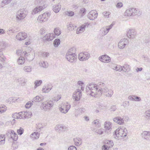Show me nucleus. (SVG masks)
I'll use <instances>...</instances> for the list:
<instances>
[{
  "label": "nucleus",
  "instance_id": "f257e3e1",
  "mask_svg": "<svg viewBox=\"0 0 150 150\" xmlns=\"http://www.w3.org/2000/svg\"><path fill=\"white\" fill-rule=\"evenodd\" d=\"M105 83L100 82L98 85L91 83L88 84L86 88V91L87 94L91 96L98 97L101 96L103 93L102 87H104Z\"/></svg>",
  "mask_w": 150,
  "mask_h": 150
},
{
  "label": "nucleus",
  "instance_id": "f03ea898",
  "mask_svg": "<svg viewBox=\"0 0 150 150\" xmlns=\"http://www.w3.org/2000/svg\"><path fill=\"white\" fill-rule=\"evenodd\" d=\"M46 0H36V3L39 6L35 8L32 12L31 13L34 15L41 11L47 6Z\"/></svg>",
  "mask_w": 150,
  "mask_h": 150
},
{
  "label": "nucleus",
  "instance_id": "7ed1b4c3",
  "mask_svg": "<svg viewBox=\"0 0 150 150\" xmlns=\"http://www.w3.org/2000/svg\"><path fill=\"white\" fill-rule=\"evenodd\" d=\"M114 136L117 139H120L127 136V130L125 128L123 129L121 128H118L114 132Z\"/></svg>",
  "mask_w": 150,
  "mask_h": 150
},
{
  "label": "nucleus",
  "instance_id": "20e7f679",
  "mask_svg": "<svg viewBox=\"0 0 150 150\" xmlns=\"http://www.w3.org/2000/svg\"><path fill=\"white\" fill-rule=\"evenodd\" d=\"M28 13V11L25 9L24 8L20 9L16 13V20L20 21L24 19L27 15Z\"/></svg>",
  "mask_w": 150,
  "mask_h": 150
},
{
  "label": "nucleus",
  "instance_id": "39448f33",
  "mask_svg": "<svg viewBox=\"0 0 150 150\" xmlns=\"http://www.w3.org/2000/svg\"><path fill=\"white\" fill-rule=\"evenodd\" d=\"M54 105V103L52 100H48L43 103L41 105V108L42 110L48 111L52 108Z\"/></svg>",
  "mask_w": 150,
  "mask_h": 150
},
{
  "label": "nucleus",
  "instance_id": "423d86ee",
  "mask_svg": "<svg viewBox=\"0 0 150 150\" xmlns=\"http://www.w3.org/2000/svg\"><path fill=\"white\" fill-rule=\"evenodd\" d=\"M71 107L70 104L67 102L63 103L59 106L58 109L62 113L66 114L68 112Z\"/></svg>",
  "mask_w": 150,
  "mask_h": 150
},
{
  "label": "nucleus",
  "instance_id": "0eeeda50",
  "mask_svg": "<svg viewBox=\"0 0 150 150\" xmlns=\"http://www.w3.org/2000/svg\"><path fill=\"white\" fill-rule=\"evenodd\" d=\"M139 10L134 8H129L126 10L124 13L125 16H132L137 15L139 16L140 13H138Z\"/></svg>",
  "mask_w": 150,
  "mask_h": 150
},
{
  "label": "nucleus",
  "instance_id": "6e6552de",
  "mask_svg": "<svg viewBox=\"0 0 150 150\" xmlns=\"http://www.w3.org/2000/svg\"><path fill=\"white\" fill-rule=\"evenodd\" d=\"M51 14L50 12L45 13L38 17V20L40 23L46 21L48 20Z\"/></svg>",
  "mask_w": 150,
  "mask_h": 150
},
{
  "label": "nucleus",
  "instance_id": "1a4fd4ad",
  "mask_svg": "<svg viewBox=\"0 0 150 150\" xmlns=\"http://www.w3.org/2000/svg\"><path fill=\"white\" fill-rule=\"evenodd\" d=\"M112 123L111 122L107 121L104 124V132L105 135H109L111 133L112 130Z\"/></svg>",
  "mask_w": 150,
  "mask_h": 150
},
{
  "label": "nucleus",
  "instance_id": "9d476101",
  "mask_svg": "<svg viewBox=\"0 0 150 150\" xmlns=\"http://www.w3.org/2000/svg\"><path fill=\"white\" fill-rule=\"evenodd\" d=\"M90 54L87 52H83L80 53L78 56L79 60L82 61L88 60L90 57Z\"/></svg>",
  "mask_w": 150,
  "mask_h": 150
},
{
  "label": "nucleus",
  "instance_id": "9b49d317",
  "mask_svg": "<svg viewBox=\"0 0 150 150\" xmlns=\"http://www.w3.org/2000/svg\"><path fill=\"white\" fill-rule=\"evenodd\" d=\"M6 134L14 141H16L18 138L17 135L14 131L11 129L7 130Z\"/></svg>",
  "mask_w": 150,
  "mask_h": 150
},
{
  "label": "nucleus",
  "instance_id": "f8f14e48",
  "mask_svg": "<svg viewBox=\"0 0 150 150\" xmlns=\"http://www.w3.org/2000/svg\"><path fill=\"white\" fill-rule=\"evenodd\" d=\"M28 50H26V52L25 51L24 56L26 59L29 61H31L33 60L34 58V56L33 54V53H32V55H30L29 54V51H31L32 49L30 47H28Z\"/></svg>",
  "mask_w": 150,
  "mask_h": 150
},
{
  "label": "nucleus",
  "instance_id": "ddd939ff",
  "mask_svg": "<svg viewBox=\"0 0 150 150\" xmlns=\"http://www.w3.org/2000/svg\"><path fill=\"white\" fill-rule=\"evenodd\" d=\"M103 93L105 94V96L108 97H111L113 94V91L109 89L107 87H105L103 88Z\"/></svg>",
  "mask_w": 150,
  "mask_h": 150
},
{
  "label": "nucleus",
  "instance_id": "4468645a",
  "mask_svg": "<svg viewBox=\"0 0 150 150\" xmlns=\"http://www.w3.org/2000/svg\"><path fill=\"white\" fill-rule=\"evenodd\" d=\"M82 96V93L80 89H77L73 96V99L75 101H78L80 100Z\"/></svg>",
  "mask_w": 150,
  "mask_h": 150
},
{
  "label": "nucleus",
  "instance_id": "2eb2a0df",
  "mask_svg": "<svg viewBox=\"0 0 150 150\" xmlns=\"http://www.w3.org/2000/svg\"><path fill=\"white\" fill-rule=\"evenodd\" d=\"M98 59L100 61L104 63H108L111 61L110 57L107 54H104L99 57Z\"/></svg>",
  "mask_w": 150,
  "mask_h": 150
},
{
  "label": "nucleus",
  "instance_id": "dca6fc26",
  "mask_svg": "<svg viewBox=\"0 0 150 150\" xmlns=\"http://www.w3.org/2000/svg\"><path fill=\"white\" fill-rule=\"evenodd\" d=\"M55 38V35L53 33H51L47 34L43 38L44 41H50L52 40Z\"/></svg>",
  "mask_w": 150,
  "mask_h": 150
},
{
  "label": "nucleus",
  "instance_id": "f3484780",
  "mask_svg": "<svg viewBox=\"0 0 150 150\" xmlns=\"http://www.w3.org/2000/svg\"><path fill=\"white\" fill-rule=\"evenodd\" d=\"M27 37V34L25 32H20L18 33L16 36V38L19 40H24Z\"/></svg>",
  "mask_w": 150,
  "mask_h": 150
},
{
  "label": "nucleus",
  "instance_id": "a211bd4d",
  "mask_svg": "<svg viewBox=\"0 0 150 150\" xmlns=\"http://www.w3.org/2000/svg\"><path fill=\"white\" fill-rule=\"evenodd\" d=\"M128 43V40L127 39L124 38L120 40L118 44V47L121 49L124 48L125 45Z\"/></svg>",
  "mask_w": 150,
  "mask_h": 150
},
{
  "label": "nucleus",
  "instance_id": "6ab92c4d",
  "mask_svg": "<svg viewBox=\"0 0 150 150\" xmlns=\"http://www.w3.org/2000/svg\"><path fill=\"white\" fill-rule=\"evenodd\" d=\"M97 13L96 11L92 10L88 13V17L91 20H93L97 17Z\"/></svg>",
  "mask_w": 150,
  "mask_h": 150
},
{
  "label": "nucleus",
  "instance_id": "aec40b11",
  "mask_svg": "<svg viewBox=\"0 0 150 150\" xmlns=\"http://www.w3.org/2000/svg\"><path fill=\"white\" fill-rule=\"evenodd\" d=\"M77 56L76 54L66 55V58L67 60L71 62H74L76 60Z\"/></svg>",
  "mask_w": 150,
  "mask_h": 150
},
{
  "label": "nucleus",
  "instance_id": "412c9836",
  "mask_svg": "<svg viewBox=\"0 0 150 150\" xmlns=\"http://www.w3.org/2000/svg\"><path fill=\"white\" fill-rule=\"evenodd\" d=\"M136 33L134 30L129 29L128 30L127 33V36L129 38H133L136 35Z\"/></svg>",
  "mask_w": 150,
  "mask_h": 150
},
{
  "label": "nucleus",
  "instance_id": "4be33fe9",
  "mask_svg": "<svg viewBox=\"0 0 150 150\" xmlns=\"http://www.w3.org/2000/svg\"><path fill=\"white\" fill-rule=\"evenodd\" d=\"M113 121L119 125H123L124 124V118L119 116L114 118Z\"/></svg>",
  "mask_w": 150,
  "mask_h": 150
},
{
  "label": "nucleus",
  "instance_id": "5701e85b",
  "mask_svg": "<svg viewBox=\"0 0 150 150\" xmlns=\"http://www.w3.org/2000/svg\"><path fill=\"white\" fill-rule=\"evenodd\" d=\"M142 137L145 139L150 141V132L144 131L142 134Z\"/></svg>",
  "mask_w": 150,
  "mask_h": 150
},
{
  "label": "nucleus",
  "instance_id": "b1692460",
  "mask_svg": "<svg viewBox=\"0 0 150 150\" xmlns=\"http://www.w3.org/2000/svg\"><path fill=\"white\" fill-rule=\"evenodd\" d=\"M75 144L77 146H79L81 145L82 142L81 138L79 137H76L74 139Z\"/></svg>",
  "mask_w": 150,
  "mask_h": 150
},
{
  "label": "nucleus",
  "instance_id": "393cba45",
  "mask_svg": "<svg viewBox=\"0 0 150 150\" xmlns=\"http://www.w3.org/2000/svg\"><path fill=\"white\" fill-rule=\"evenodd\" d=\"M8 44L5 41H2L0 42V51L5 50Z\"/></svg>",
  "mask_w": 150,
  "mask_h": 150
},
{
  "label": "nucleus",
  "instance_id": "a878e982",
  "mask_svg": "<svg viewBox=\"0 0 150 150\" xmlns=\"http://www.w3.org/2000/svg\"><path fill=\"white\" fill-rule=\"evenodd\" d=\"M86 24V23H85L84 24L82 25L80 28L77 29L76 30L77 34H79L84 31L85 30Z\"/></svg>",
  "mask_w": 150,
  "mask_h": 150
},
{
  "label": "nucleus",
  "instance_id": "bb28decb",
  "mask_svg": "<svg viewBox=\"0 0 150 150\" xmlns=\"http://www.w3.org/2000/svg\"><path fill=\"white\" fill-rule=\"evenodd\" d=\"M129 99L131 100L139 101L141 100L140 97L136 96H130L129 97Z\"/></svg>",
  "mask_w": 150,
  "mask_h": 150
},
{
  "label": "nucleus",
  "instance_id": "cd10ccee",
  "mask_svg": "<svg viewBox=\"0 0 150 150\" xmlns=\"http://www.w3.org/2000/svg\"><path fill=\"white\" fill-rule=\"evenodd\" d=\"M20 115H21V119H28L29 118V114L27 112H20Z\"/></svg>",
  "mask_w": 150,
  "mask_h": 150
},
{
  "label": "nucleus",
  "instance_id": "c85d7f7f",
  "mask_svg": "<svg viewBox=\"0 0 150 150\" xmlns=\"http://www.w3.org/2000/svg\"><path fill=\"white\" fill-rule=\"evenodd\" d=\"M6 58L3 55L2 52L0 51V62L4 65L6 63Z\"/></svg>",
  "mask_w": 150,
  "mask_h": 150
},
{
  "label": "nucleus",
  "instance_id": "c756f323",
  "mask_svg": "<svg viewBox=\"0 0 150 150\" xmlns=\"http://www.w3.org/2000/svg\"><path fill=\"white\" fill-rule=\"evenodd\" d=\"M76 49L75 47H71L68 50L66 55L76 54Z\"/></svg>",
  "mask_w": 150,
  "mask_h": 150
},
{
  "label": "nucleus",
  "instance_id": "7c9ffc66",
  "mask_svg": "<svg viewBox=\"0 0 150 150\" xmlns=\"http://www.w3.org/2000/svg\"><path fill=\"white\" fill-rule=\"evenodd\" d=\"M103 143L104 145H106L109 148H111L113 145V143L112 141L106 140L104 141Z\"/></svg>",
  "mask_w": 150,
  "mask_h": 150
},
{
  "label": "nucleus",
  "instance_id": "2f4dec72",
  "mask_svg": "<svg viewBox=\"0 0 150 150\" xmlns=\"http://www.w3.org/2000/svg\"><path fill=\"white\" fill-rule=\"evenodd\" d=\"M65 126H64L62 125H57L56 126L55 128L56 130L62 131L66 129Z\"/></svg>",
  "mask_w": 150,
  "mask_h": 150
},
{
  "label": "nucleus",
  "instance_id": "473e14b6",
  "mask_svg": "<svg viewBox=\"0 0 150 150\" xmlns=\"http://www.w3.org/2000/svg\"><path fill=\"white\" fill-rule=\"evenodd\" d=\"M61 5L59 3L57 5H55L53 6V10L55 13H58L60 10Z\"/></svg>",
  "mask_w": 150,
  "mask_h": 150
},
{
  "label": "nucleus",
  "instance_id": "72a5a7b5",
  "mask_svg": "<svg viewBox=\"0 0 150 150\" xmlns=\"http://www.w3.org/2000/svg\"><path fill=\"white\" fill-rule=\"evenodd\" d=\"M40 136V133L38 132H35L30 135L31 137L33 140L38 139Z\"/></svg>",
  "mask_w": 150,
  "mask_h": 150
},
{
  "label": "nucleus",
  "instance_id": "f704fd0d",
  "mask_svg": "<svg viewBox=\"0 0 150 150\" xmlns=\"http://www.w3.org/2000/svg\"><path fill=\"white\" fill-rule=\"evenodd\" d=\"M43 97L36 96L32 99V102H39L43 99Z\"/></svg>",
  "mask_w": 150,
  "mask_h": 150
},
{
  "label": "nucleus",
  "instance_id": "c9c22d12",
  "mask_svg": "<svg viewBox=\"0 0 150 150\" xmlns=\"http://www.w3.org/2000/svg\"><path fill=\"white\" fill-rule=\"evenodd\" d=\"M93 131L100 135H102L104 133V130L102 128H100L99 129H93Z\"/></svg>",
  "mask_w": 150,
  "mask_h": 150
},
{
  "label": "nucleus",
  "instance_id": "e433bc0d",
  "mask_svg": "<svg viewBox=\"0 0 150 150\" xmlns=\"http://www.w3.org/2000/svg\"><path fill=\"white\" fill-rule=\"evenodd\" d=\"M23 71L26 72L30 73L32 70V67L31 66H25L23 68Z\"/></svg>",
  "mask_w": 150,
  "mask_h": 150
},
{
  "label": "nucleus",
  "instance_id": "4c0bfd02",
  "mask_svg": "<svg viewBox=\"0 0 150 150\" xmlns=\"http://www.w3.org/2000/svg\"><path fill=\"white\" fill-rule=\"evenodd\" d=\"M25 62V59L23 57L21 56L17 60V62L19 65H21L24 63Z\"/></svg>",
  "mask_w": 150,
  "mask_h": 150
},
{
  "label": "nucleus",
  "instance_id": "58836bf2",
  "mask_svg": "<svg viewBox=\"0 0 150 150\" xmlns=\"http://www.w3.org/2000/svg\"><path fill=\"white\" fill-rule=\"evenodd\" d=\"M122 67L123 68L122 70L125 72H128L130 70L129 66L128 64H125Z\"/></svg>",
  "mask_w": 150,
  "mask_h": 150
},
{
  "label": "nucleus",
  "instance_id": "ea45409f",
  "mask_svg": "<svg viewBox=\"0 0 150 150\" xmlns=\"http://www.w3.org/2000/svg\"><path fill=\"white\" fill-rule=\"evenodd\" d=\"M18 82L22 86L25 85V83L27 82L26 79L24 78H20L18 80Z\"/></svg>",
  "mask_w": 150,
  "mask_h": 150
},
{
  "label": "nucleus",
  "instance_id": "a19ab883",
  "mask_svg": "<svg viewBox=\"0 0 150 150\" xmlns=\"http://www.w3.org/2000/svg\"><path fill=\"white\" fill-rule=\"evenodd\" d=\"M5 135H0V145L4 144L5 142Z\"/></svg>",
  "mask_w": 150,
  "mask_h": 150
},
{
  "label": "nucleus",
  "instance_id": "79ce46f5",
  "mask_svg": "<svg viewBox=\"0 0 150 150\" xmlns=\"http://www.w3.org/2000/svg\"><path fill=\"white\" fill-rule=\"evenodd\" d=\"M54 35L57 36H59L61 33V31L59 28H56L54 29Z\"/></svg>",
  "mask_w": 150,
  "mask_h": 150
},
{
  "label": "nucleus",
  "instance_id": "37998d69",
  "mask_svg": "<svg viewBox=\"0 0 150 150\" xmlns=\"http://www.w3.org/2000/svg\"><path fill=\"white\" fill-rule=\"evenodd\" d=\"M42 83V81L41 80H36L34 82L35 86L34 88H36L37 87L40 86Z\"/></svg>",
  "mask_w": 150,
  "mask_h": 150
},
{
  "label": "nucleus",
  "instance_id": "c03bdc74",
  "mask_svg": "<svg viewBox=\"0 0 150 150\" xmlns=\"http://www.w3.org/2000/svg\"><path fill=\"white\" fill-rule=\"evenodd\" d=\"M60 43V40L59 39H56L54 41L53 45L54 46L56 47H57Z\"/></svg>",
  "mask_w": 150,
  "mask_h": 150
},
{
  "label": "nucleus",
  "instance_id": "a18cd8bd",
  "mask_svg": "<svg viewBox=\"0 0 150 150\" xmlns=\"http://www.w3.org/2000/svg\"><path fill=\"white\" fill-rule=\"evenodd\" d=\"M6 110V107L4 105H0V113H2L4 112Z\"/></svg>",
  "mask_w": 150,
  "mask_h": 150
},
{
  "label": "nucleus",
  "instance_id": "49530a36",
  "mask_svg": "<svg viewBox=\"0 0 150 150\" xmlns=\"http://www.w3.org/2000/svg\"><path fill=\"white\" fill-rule=\"evenodd\" d=\"M40 64L41 66L44 68H47L48 66V63L47 62H45L44 61L40 62Z\"/></svg>",
  "mask_w": 150,
  "mask_h": 150
},
{
  "label": "nucleus",
  "instance_id": "de8ad7c7",
  "mask_svg": "<svg viewBox=\"0 0 150 150\" xmlns=\"http://www.w3.org/2000/svg\"><path fill=\"white\" fill-rule=\"evenodd\" d=\"M101 31H102L103 34L104 35H106L109 31L106 27L102 28Z\"/></svg>",
  "mask_w": 150,
  "mask_h": 150
},
{
  "label": "nucleus",
  "instance_id": "09e8293b",
  "mask_svg": "<svg viewBox=\"0 0 150 150\" xmlns=\"http://www.w3.org/2000/svg\"><path fill=\"white\" fill-rule=\"evenodd\" d=\"M145 115L146 118L149 120H150V110H147L144 113Z\"/></svg>",
  "mask_w": 150,
  "mask_h": 150
},
{
  "label": "nucleus",
  "instance_id": "8fccbe9b",
  "mask_svg": "<svg viewBox=\"0 0 150 150\" xmlns=\"http://www.w3.org/2000/svg\"><path fill=\"white\" fill-rule=\"evenodd\" d=\"M43 126L41 123H38L36 125V128L37 129V131L40 132L41 130V129L43 127Z\"/></svg>",
  "mask_w": 150,
  "mask_h": 150
},
{
  "label": "nucleus",
  "instance_id": "3c124183",
  "mask_svg": "<svg viewBox=\"0 0 150 150\" xmlns=\"http://www.w3.org/2000/svg\"><path fill=\"white\" fill-rule=\"evenodd\" d=\"M51 88H50L46 87L44 86L42 88V91L44 93H48L51 90Z\"/></svg>",
  "mask_w": 150,
  "mask_h": 150
},
{
  "label": "nucleus",
  "instance_id": "603ef678",
  "mask_svg": "<svg viewBox=\"0 0 150 150\" xmlns=\"http://www.w3.org/2000/svg\"><path fill=\"white\" fill-rule=\"evenodd\" d=\"M113 69L116 70L117 71H122L123 70V68L122 67L120 66V65H117V66H116L114 67Z\"/></svg>",
  "mask_w": 150,
  "mask_h": 150
},
{
  "label": "nucleus",
  "instance_id": "864d4df0",
  "mask_svg": "<svg viewBox=\"0 0 150 150\" xmlns=\"http://www.w3.org/2000/svg\"><path fill=\"white\" fill-rule=\"evenodd\" d=\"M93 124L96 126H100V120L98 119H96L93 121Z\"/></svg>",
  "mask_w": 150,
  "mask_h": 150
},
{
  "label": "nucleus",
  "instance_id": "5fc2aeb1",
  "mask_svg": "<svg viewBox=\"0 0 150 150\" xmlns=\"http://www.w3.org/2000/svg\"><path fill=\"white\" fill-rule=\"evenodd\" d=\"M65 14L69 16H72L74 15V13L72 11H67L65 12Z\"/></svg>",
  "mask_w": 150,
  "mask_h": 150
},
{
  "label": "nucleus",
  "instance_id": "6e6d98bb",
  "mask_svg": "<svg viewBox=\"0 0 150 150\" xmlns=\"http://www.w3.org/2000/svg\"><path fill=\"white\" fill-rule=\"evenodd\" d=\"M24 129L21 127L17 130V132L19 135H22Z\"/></svg>",
  "mask_w": 150,
  "mask_h": 150
},
{
  "label": "nucleus",
  "instance_id": "4d7b16f0",
  "mask_svg": "<svg viewBox=\"0 0 150 150\" xmlns=\"http://www.w3.org/2000/svg\"><path fill=\"white\" fill-rule=\"evenodd\" d=\"M16 53L18 56H21L22 57V56L24 54V52H22V51L20 50H17L16 51Z\"/></svg>",
  "mask_w": 150,
  "mask_h": 150
},
{
  "label": "nucleus",
  "instance_id": "13d9d810",
  "mask_svg": "<svg viewBox=\"0 0 150 150\" xmlns=\"http://www.w3.org/2000/svg\"><path fill=\"white\" fill-rule=\"evenodd\" d=\"M86 111V109L84 108H79L77 109V112H79L81 114Z\"/></svg>",
  "mask_w": 150,
  "mask_h": 150
},
{
  "label": "nucleus",
  "instance_id": "bf43d9fd",
  "mask_svg": "<svg viewBox=\"0 0 150 150\" xmlns=\"http://www.w3.org/2000/svg\"><path fill=\"white\" fill-rule=\"evenodd\" d=\"M86 11V10L84 8H82L80 11V13L83 15L85 14Z\"/></svg>",
  "mask_w": 150,
  "mask_h": 150
},
{
  "label": "nucleus",
  "instance_id": "052dcab7",
  "mask_svg": "<svg viewBox=\"0 0 150 150\" xmlns=\"http://www.w3.org/2000/svg\"><path fill=\"white\" fill-rule=\"evenodd\" d=\"M78 84L81 86L80 88L81 90H83L84 87L83 86V85L84 84L83 83L82 81H79L78 82Z\"/></svg>",
  "mask_w": 150,
  "mask_h": 150
},
{
  "label": "nucleus",
  "instance_id": "680f3d73",
  "mask_svg": "<svg viewBox=\"0 0 150 150\" xmlns=\"http://www.w3.org/2000/svg\"><path fill=\"white\" fill-rule=\"evenodd\" d=\"M12 0H3V1L2 2V4L3 5L4 4V5L7 4H8Z\"/></svg>",
  "mask_w": 150,
  "mask_h": 150
},
{
  "label": "nucleus",
  "instance_id": "e2e57ef3",
  "mask_svg": "<svg viewBox=\"0 0 150 150\" xmlns=\"http://www.w3.org/2000/svg\"><path fill=\"white\" fill-rule=\"evenodd\" d=\"M123 6V4L121 2H119L117 3L116 5V7L117 8H120Z\"/></svg>",
  "mask_w": 150,
  "mask_h": 150
},
{
  "label": "nucleus",
  "instance_id": "0e129e2a",
  "mask_svg": "<svg viewBox=\"0 0 150 150\" xmlns=\"http://www.w3.org/2000/svg\"><path fill=\"white\" fill-rule=\"evenodd\" d=\"M33 103L32 102H28L25 105V108H29L31 105H32Z\"/></svg>",
  "mask_w": 150,
  "mask_h": 150
},
{
  "label": "nucleus",
  "instance_id": "69168bd1",
  "mask_svg": "<svg viewBox=\"0 0 150 150\" xmlns=\"http://www.w3.org/2000/svg\"><path fill=\"white\" fill-rule=\"evenodd\" d=\"M110 14V13L109 12H104L103 13V16L106 17H108Z\"/></svg>",
  "mask_w": 150,
  "mask_h": 150
},
{
  "label": "nucleus",
  "instance_id": "338daca9",
  "mask_svg": "<svg viewBox=\"0 0 150 150\" xmlns=\"http://www.w3.org/2000/svg\"><path fill=\"white\" fill-rule=\"evenodd\" d=\"M15 30L12 28H10L7 31L8 34H9L10 33H14L16 32Z\"/></svg>",
  "mask_w": 150,
  "mask_h": 150
},
{
  "label": "nucleus",
  "instance_id": "774afa93",
  "mask_svg": "<svg viewBox=\"0 0 150 150\" xmlns=\"http://www.w3.org/2000/svg\"><path fill=\"white\" fill-rule=\"evenodd\" d=\"M110 148H111L108 147V146L106 145H103L102 147V150H108Z\"/></svg>",
  "mask_w": 150,
  "mask_h": 150
}]
</instances>
